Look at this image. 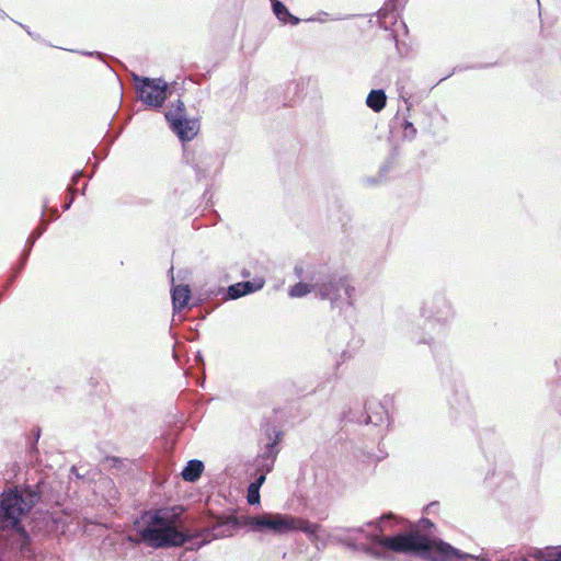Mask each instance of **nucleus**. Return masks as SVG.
<instances>
[{"instance_id":"f257e3e1","label":"nucleus","mask_w":561,"mask_h":561,"mask_svg":"<svg viewBox=\"0 0 561 561\" xmlns=\"http://www.w3.org/2000/svg\"><path fill=\"white\" fill-rule=\"evenodd\" d=\"M394 520L396 516L392 513H387L377 522L366 524V526L375 527L373 533H366L363 527L347 529L350 533L363 534L370 541V545L356 543L352 539H346L344 542L352 549L362 550L376 559L382 560H389L391 556L388 551H392L410 554L423 561H528L525 554L515 550H500L490 553L482 549L478 556L465 553L448 542L431 538L419 530L399 533L392 536L385 535Z\"/></svg>"},{"instance_id":"f03ea898","label":"nucleus","mask_w":561,"mask_h":561,"mask_svg":"<svg viewBox=\"0 0 561 561\" xmlns=\"http://www.w3.org/2000/svg\"><path fill=\"white\" fill-rule=\"evenodd\" d=\"M243 526L251 527L253 531H270L274 535H285L300 530L310 538H314L320 528L318 524L310 523L304 518L279 513H263L256 516L240 517L234 515L218 516L210 525L201 529L198 536L204 537L196 543V548H202L215 539L230 537L237 529Z\"/></svg>"},{"instance_id":"7ed1b4c3","label":"nucleus","mask_w":561,"mask_h":561,"mask_svg":"<svg viewBox=\"0 0 561 561\" xmlns=\"http://www.w3.org/2000/svg\"><path fill=\"white\" fill-rule=\"evenodd\" d=\"M136 536H128L134 545L146 543L153 549L182 547L191 543L190 550H197L196 543L204 536L201 530L190 534L181 527V514L175 508H156L141 513L134 522Z\"/></svg>"},{"instance_id":"20e7f679","label":"nucleus","mask_w":561,"mask_h":561,"mask_svg":"<svg viewBox=\"0 0 561 561\" xmlns=\"http://www.w3.org/2000/svg\"><path fill=\"white\" fill-rule=\"evenodd\" d=\"M44 488L45 482L38 481L35 485H25L22 491L15 488L0 495V530L11 534L14 538L13 545L24 558H31L33 552L30 536L21 520L41 500Z\"/></svg>"},{"instance_id":"39448f33","label":"nucleus","mask_w":561,"mask_h":561,"mask_svg":"<svg viewBox=\"0 0 561 561\" xmlns=\"http://www.w3.org/2000/svg\"><path fill=\"white\" fill-rule=\"evenodd\" d=\"M423 327L412 325L409 330L410 340L416 344L432 346L446 334V324L453 318V309L446 297L435 295L423 304L421 309Z\"/></svg>"},{"instance_id":"423d86ee","label":"nucleus","mask_w":561,"mask_h":561,"mask_svg":"<svg viewBox=\"0 0 561 561\" xmlns=\"http://www.w3.org/2000/svg\"><path fill=\"white\" fill-rule=\"evenodd\" d=\"M309 279L311 280L313 291L319 298L330 300L333 308L337 306L341 291L344 293L347 305H353L355 288L350 284L347 276L330 273L325 268H320L312 272Z\"/></svg>"},{"instance_id":"0eeeda50","label":"nucleus","mask_w":561,"mask_h":561,"mask_svg":"<svg viewBox=\"0 0 561 561\" xmlns=\"http://www.w3.org/2000/svg\"><path fill=\"white\" fill-rule=\"evenodd\" d=\"M139 100L146 105L159 108L167 100L168 83L162 79H151L133 75Z\"/></svg>"},{"instance_id":"6e6552de","label":"nucleus","mask_w":561,"mask_h":561,"mask_svg":"<svg viewBox=\"0 0 561 561\" xmlns=\"http://www.w3.org/2000/svg\"><path fill=\"white\" fill-rule=\"evenodd\" d=\"M389 421V414L386 407L376 400H368L365 403V417L363 421L365 424H374L376 426L382 425Z\"/></svg>"},{"instance_id":"1a4fd4ad","label":"nucleus","mask_w":561,"mask_h":561,"mask_svg":"<svg viewBox=\"0 0 561 561\" xmlns=\"http://www.w3.org/2000/svg\"><path fill=\"white\" fill-rule=\"evenodd\" d=\"M265 282L263 278H255L253 280H244L233 284L228 287V297L230 299H238L242 296L255 293L263 288Z\"/></svg>"},{"instance_id":"9d476101","label":"nucleus","mask_w":561,"mask_h":561,"mask_svg":"<svg viewBox=\"0 0 561 561\" xmlns=\"http://www.w3.org/2000/svg\"><path fill=\"white\" fill-rule=\"evenodd\" d=\"M265 435L267 437V443L264 447V450L259 456L272 458L273 461L276 460V457L279 453L278 443L282 439L283 432L277 430L276 426H267L265 430Z\"/></svg>"},{"instance_id":"9b49d317","label":"nucleus","mask_w":561,"mask_h":561,"mask_svg":"<svg viewBox=\"0 0 561 561\" xmlns=\"http://www.w3.org/2000/svg\"><path fill=\"white\" fill-rule=\"evenodd\" d=\"M182 141L192 140L199 130V123L197 119H182L181 125L172 128Z\"/></svg>"},{"instance_id":"f8f14e48","label":"nucleus","mask_w":561,"mask_h":561,"mask_svg":"<svg viewBox=\"0 0 561 561\" xmlns=\"http://www.w3.org/2000/svg\"><path fill=\"white\" fill-rule=\"evenodd\" d=\"M42 236V231H37L36 229L30 234V237L26 240L25 249L22 253L20 265L14 272V274L11 276V278L8 280V285H11L15 277L19 275V273L23 270L24 265L26 264V261L30 256V253L32 251V248L35 243V241Z\"/></svg>"},{"instance_id":"ddd939ff","label":"nucleus","mask_w":561,"mask_h":561,"mask_svg":"<svg viewBox=\"0 0 561 561\" xmlns=\"http://www.w3.org/2000/svg\"><path fill=\"white\" fill-rule=\"evenodd\" d=\"M164 116L170 124L171 129L178 125H181L182 119L186 118L184 103L179 99L176 103L165 112Z\"/></svg>"},{"instance_id":"4468645a","label":"nucleus","mask_w":561,"mask_h":561,"mask_svg":"<svg viewBox=\"0 0 561 561\" xmlns=\"http://www.w3.org/2000/svg\"><path fill=\"white\" fill-rule=\"evenodd\" d=\"M204 463L198 459L190 460L184 467L181 476L184 481L195 482L203 473Z\"/></svg>"},{"instance_id":"2eb2a0df","label":"nucleus","mask_w":561,"mask_h":561,"mask_svg":"<svg viewBox=\"0 0 561 561\" xmlns=\"http://www.w3.org/2000/svg\"><path fill=\"white\" fill-rule=\"evenodd\" d=\"M190 289L187 286H175L172 289V305L174 312L181 311L188 301Z\"/></svg>"},{"instance_id":"dca6fc26","label":"nucleus","mask_w":561,"mask_h":561,"mask_svg":"<svg viewBox=\"0 0 561 561\" xmlns=\"http://www.w3.org/2000/svg\"><path fill=\"white\" fill-rule=\"evenodd\" d=\"M272 1V8L274 14L277 16L278 20H280L284 23H290L291 25H297L300 20L296 16H294L288 9L285 7V4L278 0H271Z\"/></svg>"},{"instance_id":"f3484780","label":"nucleus","mask_w":561,"mask_h":561,"mask_svg":"<svg viewBox=\"0 0 561 561\" xmlns=\"http://www.w3.org/2000/svg\"><path fill=\"white\" fill-rule=\"evenodd\" d=\"M366 104L374 112H380L387 104V96L383 90H371L366 99Z\"/></svg>"},{"instance_id":"a211bd4d","label":"nucleus","mask_w":561,"mask_h":561,"mask_svg":"<svg viewBox=\"0 0 561 561\" xmlns=\"http://www.w3.org/2000/svg\"><path fill=\"white\" fill-rule=\"evenodd\" d=\"M397 0H388L383 7L378 11V19L382 23H393L397 20Z\"/></svg>"},{"instance_id":"6ab92c4d","label":"nucleus","mask_w":561,"mask_h":561,"mask_svg":"<svg viewBox=\"0 0 561 561\" xmlns=\"http://www.w3.org/2000/svg\"><path fill=\"white\" fill-rule=\"evenodd\" d=\"M408 80H409V76H404L403 78L398 79L396 84H397V91L399 94V99L405 103L407 108L409 111L412 106V103H411L412 93L410 91H408L405 88V82Z\"/></svg>"},{"instance_id":"aec40b11","label":"nucleus","mask_w":561,"mask_h":561,"mask_svg":"<svg viewBox=\"0 0 561 561\" xmlns=\"http://www.w3.org/2000/svg\"><path fill=\"white\" fill-rule=\"evenodd\" d=\"M274 463L272 458L257 456L254 460L255 471L267 474L273 470Z\"/></svg>"},{"instance_id":"412c9836","label":"nucleus","mask_w":561,"mask_h":561,"mask_svg":"<svg viewBox=\"0 0 561 561\" xmlns=\"http://www.w3.org/2000/svg\"><path fill=\"white\" fill-rule=\"evenodd\" d=\"M310 291H313V288L311 286V282L309 284L308 283H304V282H299L296 285H294L293 287H290L289 296L290 297H304L307 294H309Z\"/></svg>"},{"instance_id":"4be33fe9","label":"nucleus","mask_w":561,"mask_h":561,"mask_svg":"<svg viewBox=\"0 0 561 561\" xmlns=\"http://www.w3.org/2000/svg\"><path fill=\"white\" fill-rule=\"evenodd\" d=\"M83 176V172L82 171H78L73 174L72 179H71V184L69 185L68 187V191H69V194H70V197L69 199L65 203L64 205V210H68L70 208V206L72 205L73 203V199H75V194L77 192V190L75 188V185H77V183L79 182V180Z\"/></svg>"},{"instance_id":"5701e85b","label":"nucleus","mask_w":561,"mask_h":561,"mask_svg":"<svg viewBox=\"0 0 561 561\" xmlns=\"http://www.w3.org/2000/svg\"><path fill=\"white\" fill-rule=\"evenodd\" d=\"M260 490L256 486H248L247 491V501L250 505H259L260 504Z\"/></svg>"},{"instance_id":"b1692460","label":"nucleus","mask_w":561,"mask_h":561,"mask_svg":"<svg viewBox=\"0 0 561 561\" xmlns=\"http://www.w3.org/2000/svg\"><path fill=\"white\" fill-rule=\"evenodd\" d=\"M403 133L405 138L413 139L416 136V128L411 122L404 121Z\"/></svg>"},{"instance_id":"393cba45","label":"nucleus","mask_w":561,"mask_h":561,"mask_svg":"<svg viewBox=\"0 0 561 561\" xmlns=\"http://www.w3.org/2000/svg\"><path fill=\"white\" fill-rule=\"evenodd\" d=\"M265 480H266V474L265 473L255 471L254 481H252L249 485L250 486H256V489L260 490L262 484L265 482Z\"/></svg>"},{"instance_id":"a878e982","label":"nucleus","mask_w":561,"mask_h":561,"mask_svg":"<svg viewBox=\"0 0 561 561\" xmlns=\"http://www.w3.org/2000/svg\"><path fill=\"white\" fill-rule=\"evenodd\" d=\"M390 163H385L381 168H380V171H379V178H383L386 175V173L390 170Z\"/></svg>"},{"instance_id":"bb28decb","label":"nucleus","mask_w":561,"mask_h":561,"mask_svg":"<svg viewBox=\"0 0 561 561\" xmlns=\"http://www.w3.org/2000/svg\"><path fill=\"white\" fill-rule=\"evenodd\" d=\"M294 272H295V275L298 278H302L304 277V267L301 265H296L295 268H294Z\"/></svg>"},{"instance_id":"cd10ccee","label":"nucleus","mask_w":561,"mask_h":561,"mask_svg":"<svg viewBox=\"0 0 561 561\" xmlns=\"http://www.w3.org/2000/svg\"><path fill=\"white\" fill-rule=\"evenodd\" d=\"M48 222L42 220L41 225L36 228L37 231H42V234L46 231Z\"/></svg>"},{"instance_id":"c85d7f7f","label":"nucleus","mask_w":561,"mask_h":561,"mask_svg":"<svg viewBox=\"0 0 561 561\" xmlns=\"http://www.w3.org/2000/svg\"><path fill=\"white\" fill-rule=\"evenodd\" d=\"M379 182H380V180H379V179H376V178H368V179H366V183H367V184H370V185H373V184H377V183H379Z\"/></svg>"},{"instance_id":"c756f323","label":"nucleus","mask_w":561,"mask_h":561,"mask_svg":"<svg viewBox=\"0 0 561 561\" xmlns=\"http://www.w3.org/2000/svg\"><path fill=\"white\" fill-rule=\"evenodd\" d=\"M421 523H422L425 527H433V526H434V525H433V523H432L430 519H427V518H422V519H421Z\"/></svg>"},{"instance_id":"7c9ffc66","label":"nucleus","mask_w":561,"mask_h":561,"mask_svg":"<svg viewBox=\"0 0 561 561\" xmlns=\"http://www.w3.org/2000/svg\"><path fill=\"white\" fill-rule=\"evenodd\" d=\"M435 506H437V503L433 502V503L428 504L425 510H426V512L430 513V512H432V507H435Z\"/></svg>"},{"instance_id":"2f4dec72","label":"nucleus","mask_w":561,"mask_h":561,"mask_svg":"<svg viewBox=\"0 0 561 561\" xmlns=\"http://www.w3.org/2000/svg\"><path fill=\"white\" fill-rule=\"evenodd\" d=\"M389 37L391 41H393L396 43V45L398 46V38H397V35L394 33H390L389 34Z\"/></svg>"},{"instance_id":"473e14b6","label":"nucleus","mask_w":561,"mask_h":561,"mask_svg":"<svg viewBox=\"0 0 561 561\" xmlns=\"http://www.w3.org/2000/svg\"><path fill=\"white\" fill-rule=\"evenodd\" d=\"M51 211H53V218H51V220L57 219V218H58V211H57V209H53Z\"/></svg>"},{"instance_id":"72a5a7b5","label":"nucleus","mask_w":561,"mask_h":561,"mask_svg":"<svg viewBox=\"0 0 561 561\" xmlns=\"http://www.w3.org/2000/svg\"><path fill=\"white\" fill-rule=\"evenodd\" d=\"M47 208H48V202H47V201H45V202H44V206H43V211H42V215H43V216H44L45 210H46Z\"/></svg>"},{"instance_id":"f704fd0d","label":"nucleus","mask_w":561,"mask_h":561,"mask_svg":"<svg viewBox=\"0 0 561 561\" xmlns=\"http://www.w3.org/2000/svg\"><path fill=\"white\" fill-rule=\"evenodd\" d=\"M94 54H96L98 56H100V54H99V53H84V55H88V56H92V55H94Z\"/></svg>"},{"instance_id":"c9c22d12","label":"nucleus","mask_w":561,"mask_h":561,"mask_svg":"<svg viewBox=\"0 0 561 561\" xmlns=\"http://www.w3.org/2000/svg\"><path fill=\"white\" fill-rule=\"evenodd\" d=\"M197 359L202 362L203 360L202 355L198 354Z\"/></svg>"}]
</instances>
